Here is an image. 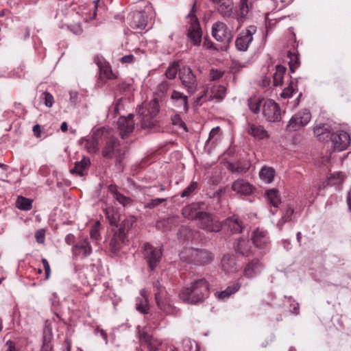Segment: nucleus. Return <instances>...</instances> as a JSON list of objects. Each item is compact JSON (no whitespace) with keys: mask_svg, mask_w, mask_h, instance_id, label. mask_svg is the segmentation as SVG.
<instances>
[{"mask_svg":"<svg viewBox=\"0 0 351 351\" xmlns=\"http://www.w3.org/2000/svg\"><path fill=\"white\" fill-rule=\"evenodd\" d=\"M210 295V284L204 278L195 279L183 288L180 293V298L190 304L202 303Z\"/></svg>","mask_w":351,"mask_h":351,"instance_id":"f257e3e1","label":"nucleus"},{"mask_svg":"<svg viewBox=\"0 0 351 351\" xmlns=\"http://www.w3.org/2000/svg\"><path fill=\"white\" fill-rule=\"evenodd\" d=\"M135 222L134 217L125 218L121 221L120 227L114 232L109 243V251L114 255L118 254L125 244L127 234Z\"/></svg>","mask_w":351,"mask_h":351,"instance_id":"f03ea898","label":"nucleus"},{"mask_svg":"<svg viewBox=\"0 0 351 351\" xmlns=\"http://www.w3.org/2000/svg\"><path fill=\"white\" fill-rule=\"evenodd\" d=\"M126 153L125 147H121L120 141L115 137L108 138L102 149V156L106 159L116 158L115 165L122 168V161Z\"/></svg>","mask_w":351,"mask_h":351,"instance_id":"7ed1b4c3","label":"nucleus"},{"mask_svg":"<svg viewBox=\"0 0 351 351\" xmlns=\"http://www.w3.org/2000/svg\"><path fill=\"white\" fill-rule=\"evenodd\" d=\"M195 2H194L187 16L189 18V24L187 27L186 36L191 45L193 46H199L202 42V29L198 19L195 14Z\"/></svg>","mask_w":351,"mask_h":351,"instance_id":"20e7f679","label":"nucleus"},{"mask_svg":"<svg viewBox=\"0 0 351 351\" xmlns=\"http://www.w3.org/2000/svg\"><path fill=\"white\" fill-rule=\"evenodd\" d=\"M197 226L209 232H219L222 229V224L213 213L203 210L196 220Z\"/></svg>","mask_w":351,"mask_h":351,"instance_id":"39448f33","label":"nucleus"},{"mask_svg":"<svg viewBox=\"0 0 351 351\" xmlns=\"http://www.w3.org/2000/svg\"><path fill=\"white\" fill-rule=\"evenodd\" d=\"M142 252L149 270H154L162 258V248L154 247L149 243H145L142 247Z\"/></svg>","mask_w":351,"mask_h":351,"instance_id":"423d86ee","label":"nucleus"},{"mask_svg":"<svg viewBox=\"0 0 351 351\" xmlns=\"http://www.w3.org/2000/svg\"><path fill=\"white\" fill-rule=\"evenodd\" d=\"M179 78L189 94L195 93L197 87V80L190 66H184L180 69Z\"/></svg>","mask_w":351,"mask_h":351,"instance_id":"0eeeda50","label":"nucleus"},{"mask_svg":"<svg viewBox=\"0 0 351 351\" xmlns=\"http://www.w3.org/2000/svg\"><path fill=\"white\" fill-rule=\"evenodd\" d=\"M212 36L217 41L229 45L233 35L228 26L223 22L217 21L213 24Z\"/></svg>","mask_w":351,"mask_h":351,"instance_id":"6e6552de","label":"nucleus"},{"mask_svg":"<svg viewBox=\"0 0 351 351\" xmlns=\"http://www.w3.org/2000/svg\"><path fill=\"white\" fill-rule=\"evenodd\" d=\"M262 114L269 122L279 121L281 119L280 108L274 100L267 99L264 101Z\"/></svg>","mask_w":351,"mask_h":351,"instance_id":"1a4fd4ad","label":"nucleus"},{"mask_svg":"<svg viewBox=\"0 0 351 351\" xmlns=\"http://www.w3.org/2000/svg\"><path fill=\"white\" fill-rule=\"evenodd\" d=\"M311 119L309 110L304 109L293 115L289 120L287 130L289 132H295L306 125Z\"/></svg>","mask_w":351,"mask_h":351,"instance_id":"9d476101","label":"nucleus"},{"mask_svg":"<svg viewBox=\"0 0 351 351\" xmlns=\"http://www.w3.org/2000/svg\"><path fill=\"white\" fill-rule=\"evenodd\" d=\"M190 261L191 263L204 266L210 264L214 259V254L206 249H193L189 254Z\"/></svg>","mask_w":351,"mask_h":351,"instance_id":"9b49d317","label":"nucleus"},{"mask_svg":"<svg viewBox=\"0 0 351 351\" xmlns=\"http://www.w3.org/2000/svg\"><path fill=\"white\" fill-rule=\"evenodd\" d=\"M256 32V27L254 25H250L245 30L241 31L235 40L236 48L241 51H247Z\"/></svg>","mask_w":351,"mask_h":351,"instance_id":"f8f14e48","label":"nucleus"},{"mask_svg":"<svg viewBox=\"0 0 351 351\" xmlns=\"http://www.w3.org/2000/svg\"><path fill=\"white\" fill-rule=\"evenodd\" d=\"M330 141L333 151L342 152L349 147L350 136L348 132L339 130L331 134Z\"/></svg>","mask_w":351,"mask_h":351,"instance_id":"ddd939ff","label":"nucleus"},{"mask_svg":"<svg viewBox=\"0 0 351 351\" xmlns=\"http://www.w3.org/2000/svg\"><path fill=\"white\" fill-rule=\"evenodd\" d=\"M206 208L205 202H193L182 208V215L189 220H197L203 210Z\"/></svg>","mask_w":351,"mask_h":351,"instance_id":"4468645a","label":"nucleus"},{"mask_svg":"<svg viewBox=\"0 0 351 351\" xmlns=\"http://www.w3.org/2000/svg\"><path fill=\"white\" fill-rule=\"evenodd\" d=\"M120 136L124 138L134 129V115L129 114L127 117H120L117 121Z\"/></svg>","mask_w":351,"mask_h":351,"instance_id":"2eb2a0df","label":"nucleus"},{"mask_svg":"<svg viewBox=\"0 0 351 351\" xmlns=\"http://www.w3.org/2000/svg\"><path fill=\"white\" fill-rule=\"evenodd\" d=\"M263 269V265L258 258H254L249 261L243 270V275L248 279L258 276Z\"/></svg>","mask_w":351,"mask_h":351,"instance_id":"dca6fc26","label":"nucleus"},{"mask_svg":"<svg viewBox=\"0 0 351 351\" xmlns=\"http://www.w3.org/2000/svg\"><path fill=\"white\" fill-rule=\"evenodd\" d=\"M139 339L144 349H146L147 351H158L161 346L160 340L154 338L144 331L139 333Z\"/></svg>","mask_w":351,"mask_h":351,"instance_id":"f3484780","label":"nucleus"},{"mask_svg":"<svg viewBox=\"0 0 351 351\" xmlns=\"http://www.w3.org/2000/svg\"><path fill=\"white\" fill-rule=\"evenodd\" d=\"M73 252L76 256L86 258L92 254L93 249L87 238H80L73 246Z\"/></svg>","mask_w":351,"mask_h":351,"instance_id":"a211bd4d","label":"nucleus"},{"mask_svg":"<svg viewBox=\"0 0 351 351\" xmlns=\"http://www.w3.org/2000/svg\"><path fill=\"white\" fill-rule=\"evenodd\" d=\"M313 133L319 141L325 142L330 140L333 132L330 124L319 123L313 128Z\"/></svg>","mask_w":351,"mask_h":351,"instance_id":"6ab92c4d","label":"nucleus"},{"mask_svg":"<svg viewBox=\"0 0 351 351\" xmlns=\"http://www.w3.org/2000/svg\"><path fill=\"white\" fill-rule=\"evenodd\" d=\"M252 241L257 248H267L269 244L267 232L260 228H256L252 233Z\"/></svg>","mask_w":351,"mask_h":351,"instance_id":"aec40b11","label":"nucleus"},{"mask_svg":"<svg viewBox=\"0 0 351 351\" xmlns=\"http://www.w3.org/2000/svg\"><path fill=\"white\" fill-rule=\"evenodd\" d=\"M246 132L257 140H263L269 138L267 131L261 125L248 122L245 127Z\"/></svg>","mask_w":351,"mask_h":351,"instance_id":"412c9836","label":"nucleus"},{"mask_svg":"<svg viewBox=\"0 0 351 351\" xmlns=\"http://www.w3.org/2000/svg\"><path fill=\"white\" fill-rule=\"evenodd\" d=\"M218 12L223 17H230L232 14L234 8L233 0H213Z\"/></svg>","mask_w":351,"mask_h":351,"instance_id":"4be33fe9","label":"nucleus"},{"mask_svg":"<svg viewBox=\"0 0 351 351\" xmlns=\"http://www.w3.org/2000/svg\"><path fill=\"white\" fill-rule=\"evenodd\" d=\"M171 99L175 106L178 108H182V110L185 113L188 112L189 109L188 97L183 93L173 90L171 95Z\"/></svg>","mask_w":351,"mask_h":351,"instance_id":"5701e85b","label":"nucleus"},{"mask_svg":"<svg viewBox=\"0 0 351 351\" xmlns=\"http://www.w3.org/2000/svg\"><path fill=\"white\" fill-rule=\"evenodd\" d=\"M250 167V162L247 160H239L236 162H228L227 169L232 173H245Z\"/></svg>","mask_w":351,"mask_h":351,"instance_id":"b1692460","label":"nucleus"},{"mask_svg":"<svg viewBox=\"0 0 351 351\" xmlns=\"http://www.w3.org/2000/svg\"><path fill=\"white\" fill-rule=\"evenodd\" d=\"M232 189L237 193L248 195L252 193L253 186L246 180L238 179L232 183Z\"/></svg>","mask_w":351,"mask_h":351,"instance_id":"393cba45","label":"nucleus"},{"mask_svg":"<svg viewBox=\"0 0 351 351\" xmlns=\"http://www.w3.org/2000/svg\"><path fill=\"white\" fill-rule=\"evenodd\" d=\"M160 107L158 99L154 98L147 103H144L138 108V113H146L147 115L156 116Z\"/></svg>","mask_w":351,"mask_h":351,"instance_id":"a878e982","label":"nucleus"},{"mask_svg":"<svg viewBox=\"0 0 351 351\" xmlns=\"http://www.w3.org/2000/svg\"><path fill=\"white\" fill-rule=\"evenodd\" d=\"M294 207L291 204H286L283 206L282 210V216L281 218L277 223V226L281 230L285 225V223L291 221L294 217Z\"/></svg>","mask_w":351,"mask_h":351,"instance_id":"bb28decb","label":"nucleus"},{"mask_svg":"<svg viewBox=\"0 0 351 351\" xmlns=\"http://www.w3.org/2000/svg\"><path fill=\"white\" fill-rule=\"evenodd\" d=\"M147 25V16L145 12H136L132 16V27L134 29H144Z\"/></svg>","mask_w":351,"mask_h":351,"instance_id":"cd10ccee","label":"nucleus"},{"mask_svg":"<svg viewBox=\"0 0 351 351\" xmlns=\"http://www.w3.org/2000/svg\"><path fill=\"white\" fill-rule=\"evenodd\" d=\"M90 164L88 157L84 156L80 161H77L75 164V167L71 169V173H76L80 176H84L87 174L88 168Z\"/></svg>","mask_w":351,"mask_h":351,"instance_id":"c85d7f7f","label":"nucleus"},{"mask_svg":"<svg viewBox=\"0 0 351 351\" xmlns=\"http://www.w3.org/2000/svg\"><path fill=\"white\" fill-rule=\"evenodd\" d=\"M225 224L228 230L233 234L241 233L243 230L242 221L235 215L226 219Z\"/></svg>","mask_w":351,"mask_h":351,"instance_id":"c756f323","label":"nucleus"},{"mask_svg":"<svg viewBox=\"0 0 351 351\" xmlns=\"http://www.w3.org/2000/svg\"><path fill=\"white\" fill-rule=\"evenodd\" d=\"M252 9V3L249 2L248 0H240L239 2V12L240 16L237 21L239 25L237 29L241 26V23L243 21L248 18L250 11Z\"/></svg>","mask_w":351,"mask_h":351,"instance_id":"7c9ffc66","label":"nucleus"},{"mask_svg":"<svg viewBox=\"0 0 351 351\" xmlns=\"http://www.w3.org/2000/svg\"><path fill=\"white\" fill-rule=\"evenodd\" d=\"M235 252L243 256L251 255V246L248 240L239 239L234 245Z\"/></svg>","mask_w":351,"mask_h":351,"instance_id":"2f4dec72","label":"nucleus"},{"mask_svg":"<svg viewBox=\"0 0 351 351\" xmlns=\"http://www.w3.org/2000/svg\"><path fill=\"white\" fill-rule=\"evenodd\" d=\"M241 283L239 280L233 282L230 286H228L225 290L221 291H217L215 293V295L220 300H224L228 298L231 295L234 294L241 287Z\"/></svg>","mask_w":351,"mask_h":351,"instance_id":"473e14b6","label":"nucleus"},{"mask_svg":"<svg viewBox=\"0 0 351 351\" xmlns=\"http://www.w3.org/2000/svg\"><path fill=\"white\" fill-rule=\"evenodd\" d=\"M265 100L261 96L253 95L248 98L247 106L250 110L256 114L260 112L261 106L263 107V104Z\"/></svg>","mask_w":351,"mask_h":351,"instance_id":"72a5a7b5","label":"nucleus"},{"mask_svg":"<svg viewBox=\"0 0 351 351\" xmlns=\"http://www.w3.org/2000/svg\"><path fill=\"white\" fill-rule=\"evenodd\" d=\"M53 334L51 329H45L43 335V344L40 351H53Z\"/></svg>","mask_w":351,"mask_h":351,"instance_id":"f704fd0d","label":"nucleus"},{"mask_svg":"<svg viewBox=\"0 0 351 351\" xmlns=\"http://www.w3.org/2000/svg\"><path fill=\"white\" fill-rule=\"evenodd\" d=\"M286 70V67L281 64L276 66V72L273 75V85L274 86H278L282 84L283 76Z\"/></svg>","mask_w":351,"mask_h":351,"instance_id":"c9c22d12","label":"nucleus"},{"mask_svg":"<svg viewBox=\"0 0 351 351\" xmlns=\"http://www.w3.org/2000/svg\"><path fill=\"white\" fill-rule=\"evenodd\" d=\"M143 290L141 291V297L136 299V308L138 311L143 313L148 314L149 308L148 299L145 295L143 293Z\"/></svg>","mask_w":351,"mask_h":351,"instance_id":"e433bc0d","label":"nucleus"},{"mask_svg":"<svg viewBox=\"0 0 351 351\" xmlns=\"http://www.w3.org/2000/svg\"><path fill=\"white\" fill-rule=\"evenodd\" d=\"M274 176L275 171L271 167H263L259 172L260 178L267 184L273 182Z\"/></svg>","mask_w":351,"mask_h":351,"instance_id":"4c0bfd02","label":"nucleus"},{"mask_svg":"<svg viewBox=\"0 0 351 351\" xmlns=\"http://www.w3.org/2000/svg\"><path fill=\"white\" fill-rule=\"evenodd\" d=\"M153 287L156 302L164 300L166 296V290L160 282L159 280L154 282Z\"/></svg>","mask_w":351,"mask_h":351,"instance_id":"58836bf2","label":"nucleus"},{"mask_svg":"<svg viewBox=\"0 0 351 351\" xmlns=\"http://www.w3.org/2000/svg\"><path fill=\"white\" fill-rule=\"evenodd\" d=\"M267 199L274 208H278L281 203L279 191L277 189H270L266 191Z\"/></svg>","mask_w":351,"mask_h":351,"instance_id":"ea45409f","label":"nucleus"},{"mask_svg":"<svg viewBox=\"0 0 351 351\" xmlns=\"http://www.w3.org/2000/svg\"><path fill=\"white\" fill-rule=\"evenodd\" d=\"M287 58H289V70L291 73H293L300 64L299 54L298 52L289 51Z\"/></svg>","mask_w":351,"mask_h":351,"instance_id":"a19ab883","label":"nucleus"},{"mask_svg":"<svg viewBox=\"0 0 351 351\" xmlns=\"http://www.w3.org/2000/svg\"><path fill=\"white\" fill-rule=\"evenodd\" d=\"M84 142V147L89 153H95L99 149V141L93 138H82L81 140Z\"/></svg>","mask_w":351,"mask_h":351,"instance_id":"79ce46f5","label":"nucleus"},{"mask_svg":"<svg viewBox=\"0 0 351 351\" xmlns=\"http://www.w3.org/2000/svg\"><path fill=\"white\" fill-rule=\"evenodd\" d=\"M141 117V125L143 128H152L156 124V121L154 119L156 116L147 115L146 113H139Z\"/></svg>","mask_w":351,"mask_h":351,"instance_id":"37998d69","label":"nucleus"},{"mask_svg":"<svg viewBox=\"0 0 351 351\" xmlns=\"http://www.w3.org/2000/svg\"><path fill=\"white\" fill-rule=\"evenodd\" d=\"M16 206L22 210H29L32 207V200L19 196L16 201Z\"/></svg>","mask_w":351,"mask_h":351,"instance_id":"c03bdc74","label":"nucleus"},{"mask_svg":"<svg viewBox=\"0 0 351 351\" xmlns=\"http://www.w3.org/2000/svg\"><path fill=\"white\" fill-rule=\"evenodd\" d=\"M198 189V183L197 182L192 181L190 184L182 191L180 196L182 197H190L193 196L196 191H197Z\"/></svg>","mask_w":351,"mask_h":351,"instance_id":"a18cd8bd","label":"nucleus"},{"mask_svg":"<svg viewBox=\"0 0 351 351\" xmlns=\"http://www.w3.org/2000/svg\"><path fill=\"white\" fill-rule=\"evenodd\" d=\"M235 264L234 258L232 255L225 254L221 258L222 268L225 271L232 269Z\"/></svg>","mask_w":351,"mask_h":351,"instance_id":"49530a36","label":"nucleus"},{"mask_svg":"<svg viewBox=\"0 0 351 351\" xmlns=\"http://www.w3.org/2000/svg\"><path fill=\"white\" fill-rule=\"evenodd\" d=\"M158 307L166 315L172 314L174 313L176 309L169 304H168L165 298L162 300L156 302Z\"/></svg>","mask_w":351,"mask_h":351,"instance_id":"de8ad7c7","label":"nucleus"},{"mask_svg":"<svg viewBox=\"0 0 351 351\" xmlns=\"http://www.w3.org/2000/svg\"><path fill=\"white\" fill-rule=\"evenodd\" d=\"M100 74H103L107 79L114 80L117 78V73H114L109 64L106 63L99 69Z\"/></svg>","mask_w":351,"mask_h":351,"instance_id":"09e8293b","label":"nucleus"},{"mask_svg":"<svg viewBox=\"0 0 351 351\" xmlns=\"http://www.w3.org/2000/svg\"><path fill=\"white\" fill-rule=\"evenodd\" d=\"M178 67V62H173V63H171L166 70V77L170 80L174 79L177 75Z\"/></svg>","mask_w":351,"mask_h":351,"instance_id":"8fccbe9b","label":"nucleus"},{"mask_svg":"<svg viewBox=\"0 0 351 351\" xmlns=\"http://www.w3.org/2000/svg\"><path fill=\"white\" fill-rule=\"evenodd\" d=\"M171 123L173 125L177 126L179 128H182L186 132L188 131L187 127H186V124L184 123V122L182 121L180 114H175L172 115L171 117Z\"/></svg>","mask_w":351,"mask_h":351,"instance_id":"3c124183","label":"nucleus"},{"mask_svg":"<svg viewBox=\"0 0 351 351\" xmlns=\"http://www.w3.org/2000/svg\"><path fill=\"white\" fill-rule=\"evenodd\" d=\"M214 93V98L217 99L219 100H222L226 94V88L224 86H218L215 88Z\"/></svg>","mask_w":351,"mask_h":351,"instance_id":"603ef678","label":"nucleus"},{"mask_svg":"<svg viewBox=\"0 0 351 351\" xmlns=\"http://www.w3.org/2000/svg\"><path fill=\"white\" fill-rule=\"evenodd\" d=\"M43 95H44L43 99H44L45 105L48 108H51L53 106V102H54V99H53V95L47 91L44 92Z\"/></svg>","mask_w":351,"mask_h":351,"instance_id":"864d4df0","label":"nucleus"},{"mask_svg":"<svg viewBox=\"0 0 351 351\" xmlns=\"http://www.w3.org/2000/svg\"><path fill=\"white\" fill-rule=\"evenodd\" d=\"M167 201V199L165 198H156L152 199L147 205L146 208H148L149 209L154 208L156 206L160 205L161 203L165 202Z\"/></svg>","mask_w":351,"mask_h":351,"instance_id":"5fc2aeb1","label":"nucleus"},{"mask_svg":"<svg viewBox=\"0 0 351 351\" xmlns=\"http://www.w3.org/2000/svg\"><path fill=\"white\" fill-rule=\"evenodd\" d=\"M35 238L38 243H43L45 240V231L44 229H39L35 232Z\"/></svg>","mask_w":351,"mask_h":351,"instance_id":"6e6d98bb","label":"nucleus"},{"mask_svg":"<svg viewBox=\"0 0 351 351\" xmlns=\"http://www.w3.org/2000/svg\"><path fill=\"white\" fill-rule=\"evenodd\" d=\"M71 32L76 35H80L83 32L82 25L79 23H75L68 26Z\"/></svg>","mask_w":351,"mask_h":351,"instance_id":"4d7b16f0","label":"nucleus"},{"mask_svg":"<svg viewBox=\"0 0 351 351\" xmlns=\"http://www.w3.org/2000/svg\"><path fill=\"white\" fill-rule=\"evenodd\" d=\"M41 261H42V263H43L44 269H45V279L48 280L50 278V275H51V268H50L49 263L45 258H43Z\"/></svg>","mask_w":351,"mask_h":351,"instance_id":"13d9d810","label":"nucleus"},{"mask_svg":"<svg viewBox=\"0 0 351 351\" xmlns=\"http://www.w3.org/2000/svg\"><path fill=\"white\" fill-rule=\"evenodd\" d=\"M293 91L294 90L292 86H288L282 90L280 96L283 98H289L292 96Z\"/></svg>","mask_w":351,"mask_h":351,"instance_id":"bf43d9fd","label":"nucleus"},{"mask_svg":"<svg viewBox=\"0 0 351 351\" xmlns=\"http://www.w3.org/2000/svg\"><path fill=\"white\" fill-rule=\"evenodd\" d=\"M109 223L111 226H114L117 229L120 227L121 223H118L117 215H108Z\"/></svg>","mask_w":351,"mask_h":351,"instance_id":"052dcab7","label":"nucleus"},{"mask_svg":"<svg viewBox=\"0 0 351 351\" xmlns=\"http://www.w3.org/2000/svg\"><path fill=\"white\" fill-rule=\"evenodd\" d=\"M134 56L132 54H128L123 56L120 58V62L123 64H130L134 62Z\"/></svg>","mask_w":351,"mask_h":351,"instance_id":"680f3d73","label":"nucleus"},{"mask_svg":"<svg viewBox=\"0 0 351 351\" xmlns=\"http://www.w3.org/2000/svg\"><path fill=\"white\" fill-rule=\"evenodd\" d=\"M90 238L98 241L100 239V234L97 227H93L90 230Z\"/></svg>","mask_w":351,"mask_h":351,"instance_id":"e2e57ef3","label":"nucleus"},{"mask_svg":"<svg viewBox=\"0 0 351 351\" xmlns=\"http://www.w3.org/2000/svg\"><path fill=\"white\" fill-rule=\"evenodd\" d=\"M105 131L104 128H99L93 131L92 138L97 139L99 141V138L101 137Z\"/></svg>","mask_w":351,"mask_h":351,"instance_id":"0e129e2a","label":"nucleus"},{"mask_svg":"<svg viewBox=\"0 0 351 351\" xmlns=\"http://www.w3.org/2000/svg\"><path fill=\"white\" fill-rule=\"evenodd\" d=\"M223 74L222 71L212 69L210 71V78L212 80H216L221 77Z\"/></svg>","mask_w":351,"mask_h":351,"instance_id":"69168bd1","label":"nucleus"},{"mask_svg":"<svg viewBox=\"0 0 351 351\" xmlns=\"http://www.w3.org/2000/svg\"><path fill=\"white\" fill-rule=\"evenodd\" d=\"M203 47L206 49H217L214 46V43L207 38H204Z\"/></svg>","mask_w":351,"mask_h":351,"instance_id":"338daca9","label":"nucleus"},{"mask_svg":"<svg viewBox=\"0 0 351 351\" xmlns=\"http://www.w3.org/2000/svg\"><path fill=\"white\" fill-rule=\"evenodd\" d=\"M120 204H123V205H125L128 201V199L124 196L123 195H122L121 193H119L118 194H117L116 196L114 197Z\"/></svg>","mask_w":351,"mask_h":351,"instance_id":"774afa93","label":"nucleus"}]
</instances>
